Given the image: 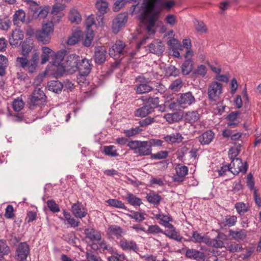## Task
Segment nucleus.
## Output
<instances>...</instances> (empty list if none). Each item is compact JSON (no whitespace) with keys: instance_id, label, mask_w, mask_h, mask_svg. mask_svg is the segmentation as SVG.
Here are the masks:
<instances>
[{"instance_id":"obj_61","label":"nucleus","mask_w":261,"mask_h":261,"mask_svg":"<svg viewBox=\"0 0 261 261\" xmlns=\"http://www.w3.org/2000/svg\"><path fill=\"white\" fill-rule=\"evenodd\" d=\"M204 236H202L201 233H198L197 231H193L192 233V236L190 241L194 243H201L203 241Z\"/></svg>"},{"instance_id":"obj_58","label":"nucleus","mask_w":261,"mask_h":261,"mask_svg":"<svg viewBox=\"0 0 261 261\" xmlns=\"http://www.w3.org/2000/svg\"><path fill=\"white\" fill-rule=\"evenodd\" d=\"M131 214H128L129 217L135 219L136 221L141 222L145 219L144 215L138 212L132 211Z\"/></svg>"},{"instance_id":"obj_63","label":"nucleus","mask_w":261,"mask_h":261,"mask_svg":"<svg viewBox=\"0 0 261 261\" xmlns=\"http://www.w3.org/2000/svg\"><path fill=\"white\" fill-rule=\"evenodd\" d=\"M147 105H149L152 108V111H154V109L157 107L159 103V98L158 97H150L148 98Z\"/></svg>"},{"instance_id":"obj_38","label":"nucleus","mask_w":261,"mask_h":261,"mask_svg":"<svg viewBox=\"0 0 261 261\" xmlns=\"http://www.w3.org/2000/svg\"><path fill=\"white\" fill-rule=\"evenodd\" d=\"M103 153L105 155L111 157H116L119 155L117 150L114 145L104 146Z\"/></svg>"},{"instance_id":"obj_50","label":"nucleus","mask_w":261,"mask_h":261,"mask_svg":"<svg viewBox=\"0 0 261 261\" xmlns=\"http://www.w3.org/2000/svg\"><path fill=\"white\" fill-rule=\"evenodd\" d=\"M47 206L50 211L54 213H58L60 211L59 204L53 199L48 200L46 202Z\"/></svg>"},{"instance_id":"obj_15","label":"nucleus","mask_w":261,"mask_h":261,"mask_svg":"<svg viewBox=\"0 0 261 261\" xmlns=\"http://www.w3.org/2000/svg\"><path fill=\"white\" fill-rule=\"evenodd\" d=\"M179 105L182 108H186L195 102V98L191 92H188L180 94L177 99Z\"/></svg>"},{"instance_id":"obj_62","label":"nucleus","mask_w":261,"mask_h":261,"mask_svg":"<svg viewBox=\"0 0 261 261\" xmlns=\"http://www.w3.org/2000/svg\"><path fill=\"white\" fill-rule=\"evenodd\" d=\"M207 72V69L205 65H198L197 69H195L193 73L194 74H197L200 75L201 76H204L205 75Z\"/></svg>"},{"instance_id":"obj_49","label":"nucleus","mask_w":261,"mask_h":261,"mask_svg":"<svg viewBox=\"0 0 261 261\" xmlns=\"http://www.w3.org/2000/svg\"><path fill=\"white\" fill-rule=\"evenodd\" d=\"M107 202L109 205L119 208L126 210V207L125 206L124 203L121 201L115 199H110L107 200Z\"/></svg>"},{"instance_id":"obj_52","label":"nucleus","mask_w":261,"mask_h":261,"mask_svg":"<svg viewBox=\"0 0 261 261\" xmlns=\"http://www.w3.org/2000/svg\"><path fill=\"white\" fill-rule=\"evenodd\" d=\"M227 250L230 252H236L241 251L243 250V247L241 244H237L236 242H232L226 247Z\"/></svg>"},{"instance_id":"obj_19","label":"nucleus","mask_w":261,"mask_h":261,"mask_svg":"<svg viewBox=\"0 0 261 261\" xmlns=\"http://www.w3.org/2000/svg\"><path fill=\"white\" fill-rule=\"evenodd\" d=\"M107 49L103 46L95 47L94 52V60L96 64L101 65L106 59Z\"/></svg>"},{"instance_id":"obj_5","label":"nucleus","mask_w":261,"mask_h":261,"mask_svg":"<svg viewBox=\"0 0 261 261\" xmlns=\"http://www.w3.org/2000/svg\"><path fill=\"white\" fill-rule=\"evenodd\" d=\"M39 61V54L35 52L31 60L29 61L27 57H17V64L24 69L28 70L29 73H33L36 72Z\"/></svg>"},{"instance_id":"obj_21","label":"nucleus","mask_w":261,"mask_h":261,"mask_svg":"<svg viewBox=\"0 0 261 261\" xmlns=\"http://www.w3.org/2000/svg\"><path fill=\"white\" fill-rule=\"evenodd\" d=\"M187 257L196 260L197 261H205L206 255L203 252L195 249H187L185 253Z\"/></svg>"},{"instance_id":"obj_25","label":"nucleus","mask_w":261,"mask_h":261,"mask_svg":"<svg viewBox=\"0 0 261 261\" xmlns=\"http://www.w3.org/2000/svg\"><path fill=\"white\" fill-rule=\"evenodd\" d=\"M215 133L211 129H208L202 133L198 137V141L202 145H208L213 140Z\"/></svg>"},{"instance_id":"obj_12","label":"nucleus","mask_w":261,"mask_h":261,"mask_svg":"<svg viewBox=\"0 0 261 261\" xmlns=\"http://www.w3.org/2000/svg\"><path fill=\"white\" fill-rule=\"evenodd\" d=\"M176 174L173 177V180L174 182L181 183L185 180V176L188 173V168L182 164H178L175 168Z\"/></svg>"},{"instance_id":"obj_51","label":"nucleus","mask_w":261,"mask_h":261,"mask_svg":"<svg viewBox=\"0 0 261 261\" xmlns=\"http://www.w3.org/2000/svg\"><path fill=\"white\" fill-rule=\"evenodd\" d=\"M166 73L169 76H177L179 75V69L175 66L170 65L166 69Z\"/></svg>"},{"instance_id":"obj_53","label":"nucleus","mask_w":261,"mask_h":261,"mask_svg":"<svg viewBox=\"0 0 261 261\" xmlns=\"http://www.w3.org/2000/svg\"><path fill=\"white\" fill-rule=\"evenodd\" d=\"M132 2H137V0H117L114 3V10L115 11H119L127 3H131Z\"/></svg>"},{"instance_id":"obj_42","label":"nucleus","mask_w":261,"mask_h":261,"mask_svg":"<svg viewBox=\"0 0 261 261\" xmlns=\"http://www.w3.org/2000/svg\"><path fill=\"white\" fill-rule=\"evenodd\" d=\"M126 199L130 204L133 206H140L142 203L140 198L130 193H127Z\"/></svg>"},{"instance_id":"obj_27","label":"nucleus","mask_w":261,"mask_h":261,"mask_svg":"<svg viewBox=\"0 0 261 261\" xmlns=\"http://www.w3.org/2000/svg\"><path fill=\"white\" fill-rule=\"evenodd\" d=\"M164 139L168 144H175L181 142L184 137L181 134L178 133L165 136L164 137Z\"/></svg>"},{"instance_id":"obj_24","label":"nucleus","mask_w":261,"mask_h":261,"mask_svg":"<svg viewBox=\"0 0 261 261\" xmlns=\"http://www.w3.org/2000/svg\"><path fill=\"white\" fill-rule=\"evenodd\" d=\"M149 51L156 55H161L164 51V45L162 42L159 40H155L149 45Z\"/></svg>"},{"instance_id":"obj_31","label":"nucleus","mask_w":261,"mask_h":261,"mask_svg":"<svg viewBox=\"0 0 261 261\" xmlns=\"http://www.w3.org/2000/svg\"><path fill=\"white\" fill-rule=\"evenodd\" d=\"M229 234L232 239L237 240H244L247 237L246 231L241 229L239 231H234L231 229L229 230Z\"/></svg>"},{"instance_id":"obj_18","label":"nucleus","mask_w":261,"mask_h":261,"mask_svg":"<svg viewBox=\"0 0 261 261\" xmlns=\"http://www.w3.org/2000/svg\"><path fill=\"white\" fill-rule=\"evenodd\" d=\"M107 234L111 237H115L116 239H121L125 232L120 226L113 224L111 225L108 228Z\"/></svg>"},{"instance_id":"obj_7","label":"nucleus","mask_w":261,"mask_h":261,"mask_svg":"<svg viewBox=\"0 0 261 261\" xmlns=\"http://www.w3.org/2000/svg\"><path fill=\"white\" fill-rule=\"evenodd\" d=\"M222 93V85L218 82H212L207 89L208 99L211 101H216Z\"/></svg>"},{"instance_id":"obj_11","label":"nucleus","mask_w":261,"mask_h":261,"mask_svg":"<svg viewBox=\"0 0 261 261\" xmlns=\"http://www.w3.org/2000/svg\"><path fill=\"white\" fill-rule=\"evenodd\" d=\"M119 247L124 251H133L138 253L140 251L139 247L136 242L132 240H127L122 238L119 242Z\"/></svg>"},{"instance_id":"obj_8","label":"nucleus","mask_w":261,"mask_h":261,"mask_svg":"<svg viewBox=\"0 0 261 261\" xmlns=\"http://www.w3.org/2000/svg\"><path fill=\"white\" fill-rule=\"evenodd\" d=\"M193 56L192 50H187L184 55L186 59L180 66L181 73L184 75H189L193 70L194 62L192 58Z\"/></svg>"},{"instance_id":"obj_17","label":"nucleus","mask_w":261,"mask_h":261,"mask_svg":"<svg viewBox=\"0 0 261 261\" xmlns=\"http://www.w3.org/2000/svg\"><path fill=\"white\" fill-rule=\"evenodd\" d=\"M24 35L23 32L19 29L13 31L9 41L11 45L18 46L23 39Z\"/></svg>"},{"instance_id":"obj_13","label":"nucleus","mask_w":261,"mask_h":261,"mask_svg":"<svg viewBox=\"0 0 261 261\" xmlns=\"http://www.w3.org/2000/svg\"><path fill=\"white\" fill-rule=\"evenodd\" d=\"M128 15L127 13H123L118 14L113 20V31L115 33H117L119 32L121 28L126 23Z\"/></svg>"},{"instance_id":"obj_60","label":"nucleus","mask_w":261,"mask_h":261,"mask_svg":"<svg viewBox=\"0 0 261 261\" xmlns=\"http://www.w3.org/2000/svg\"><path fill=\"white\" fill-rule=\"evenodd\" d=\"M24 103L21 99H16L12 103L13 110L16 112H19L23 108Z\"/></svg>"},{"instance_id":"obj_48","label":"nucleus","mask_w":261,"mask_h":261,"mask_svg":"<svg viewBox=\"0 0 261 261\" xmlns=\"http://www.w3.org/2000/svg\"><path fill=\"white\" fill-rule=\"evenodd\" d=\"M226 237L224 233H218L217 236L213 239V247L215 248H222L224 246V242L221 239H224Z\"/></svg>"},{"instance_id":"obj_3","label":"nucleus","mask_w":261,"mask_h":261,"mask_svg":"<svg viewBox=\"0 0 261 261\" xmlns=\"http://www.w3.org/2000/svg\"><path fill=\"white\" fill-rule=\"evenodd\" d=\"M127 146L138 156H147L151 154V148L148 141L132 140L128 142Z\"/></svg>"},{"instance_id":"obj_1","label":"nucleus","mask_w":261,"mask_h":261,"mask_svg":"<svg viewBox=\"0 0 261 261\" xmlns=\"http://www.w3.org/2000/svg\"><path fill=\"white\" fill-rule=\"evenodd\" d=\"M160 2L161 0H144L142 4L138 2L131 7L132 15L138 14L141 21L146 20V30L150 35H153L155 33L154 27L160 13L157 5Z\"/></svg>"},{"instance_id":"obj_44","label":"nucleus","mask_w":261,"mask_h":261,"mask_svg":"<svg viewBox=\"0 0 261 261\" xmlns=\"http://www.w3.org/2000/svg\"><path fill=\"white\" fill-rule=\"evenodd\" d=\"M184 83L180 78L173 81L169 86V89L174 92H178L182 87Z\"/></svg>"},{"instance_id":"obj_35","label":"nucleus","mask_w":261,"mask_h":261,"mask_svg":"<svg viewBox=\"0 0 261 261\" xmlns=\"http://www.w3.org/2000/svg\"><path fill=\"white\" fill-rule=\"evenodd\" d=\"M142 130L143 129L140 126H137L129 129H122V133L125 135L126 137L130 138L138 135Z\"/></svg>"},{"instance_id":"obj_6","label":"nucleus","mask_w":261,"mask_h":261,"mask_svg":"<svg viewBox=\"0 0 261 261\" xmlns=\"http://www.w3.org/2000/svg\"><path fill=\"white\" fill-rule=\"evenodd\" d=\"M54 25L52 22L46 23L42 27L41 30L37 31L35 33L36 39L43 44H47L50 40V34L53 32Z\"/></svg>"},{"instance_id":"obj_36","label":"nucleus","mask_w":261,"mask_h":261,"mask_svg":"<svg viewBox=\"0 0 261 261\" xmlns=\"http://www.w3.org/2000/svg\"><path fill=\"white\" fill-rule=\"evenodd\" d=\"M95 6L98 11L102 15L106 14L109 10L108 3L104 0L97 1Z\"/></svg>"},{"instance_id":"obj_4","label":"nucleus","mask_w":261,"mask_h":261,"mask_svg":"<svg viewBox=\"0 0 261 261\" xmlns=\"http://www.w3.org/2000/svg\"><path fill=\"white\" fill-rule=\"evenodd\" d=\"M46 96L42 90L40 88H35L28 98L29 108L31 110H35L37 107H41L45 105Z\"/></svg>"},{"instance_id":"obj_33","label":"nucleus","mask_w":261,"mask_h":261,"mask_svg":"<svg viewBox=\"0 0 261 261\" xmlns=\"http://www.w3.org/2000/svg\"><path fill=\"white\" fill-rule=\"evenodd\" d=\"M146 198L149 203L154 205H158L162 199L161 196L153 191L147 193Z\"/></svg>"},{"instance_id":"obj_2","label":"nucleus","mask_w":261,"mask_h":261,"mask_svg":"<svg viewBox=\"0 0 261 261\" xmlns=\"http://www.w3.org/2000/svg\"><path fill=\"white\" fill-rule=\"evenodd\" d=\"M67 51L63 49L58 52L55 56L54 65L59 66L57 73L62 76L65 71L71 73L77 71V65L80 57L74 54L67 55Z\"/></svg>"},{"instance_id":"obj_46","label":"nucleus","mask_w":261,"mask_h":261,"mask_svg":"<svg viewBox=\"0 0 261 261\" xmlns=\"http://www.w3.org/2000/svg\"><path fill=\"white\" fill-rule=\"evenodd\" d=\"M8 65V59L5 56L0 55V76H4L6 74V69Z\"/></svg>"},{"instance_id":"obj_45","label":"nucleus","mask_w":261,"mask_h":261,"mask_svg":"<svg viewBox=\"0 0 261 261\" xmlns=\"http://www.w3.org/2000/svg\"><path fill=\"white\" fill-rule=\"evenodd\" d=\"M11 252L10 248L5 240H0V255H7Z\"/></svg>"},{"instance_id":"obj_32","label":"nucleus","mask_w":261,"mask_h":261,"mask_svg":"<svg viewBox=\"0 0 261 261\" xmlns=\"http://www.w3.org/2000/svg\"><path fill=\"white\" fill-rule=\"evenodd\" d=\"M199 118L200 115L196 111L188 112L185 116L186 121L191 124L196 122Z\"/></svg>"},{"instance_id":"obj_59","label":"nucleus","mask_w":261,"mask_h":261,"mask_svg":"<svg viewBox=\"0 0 261 261\" xmlns=\"http://www.w3.org/2000/svg\"><path fill=\"white\" fill-rule=\"evenodd\" d=\"M224 220L226 223L225 225H227L228 226H232L236 224L237 221V217L236 216L234 215H227L225 216Z\"/></svg>"},{"instance_id":"obj_57","label":"nucleus","mask_w":261,"mask_h":261,"mask_svg":"<svg viewBox=\"0 0 261 261\" xmlns=\"http://www.w3.org/2000/svg\"><path fill=\"white\" fill-rule=\"evenodd\" d=\"M86 260L81 261H103L98 256L93 254L91 251H88L86 252Z\"/></svg>"},{"instance_id":"obj_34","label":"nucleus","mask_w":261,"mask_h":261,"mask_svg":"<svg viewBox=\"0 0 261 261\" xmlns=\"http://www.w3.org/2000/svg\"><path fill=\"white\" fill-rule=\"evenodd\" d=\"M83 36V33L81 31H77L73 32L72 35L68 38L67 44L73 45L77 43L81 38Z\"/></svg>"},{"instance_id":"obj_20","label":"nucleus","mask_w":261,"mask_h":261,"mask_svg":"<svg viewBox=\"0 0 261 261\" xmlns=\"http://www.w3.org/2000/svg\"><path fill=\"white\" fill-rule=\"evenodd\" d=\"M71 212L76 218L82 219L85 217L87 212L81 202L77 201L73 203L71 206Z\"/></svg>"},{"instance_id":"obj_64","label":"nucleus","mask_w":261,"mask_h":261,"mask_svg":"<svg viewBox=\"0 0 261 261\" xmlns=\"http://www.w3.org/2000/svg\"><path fill=\"white\" fill-rule=\"evenodd\" d=\"M5 216L7 219H12L14 216V208L12 205H8L5 211Z\"/></svg>"},{"instance_id":"obj_55","label":"nucleus","mask_w":261,"mask_h":261,"mask_svg":"<svg viewBox=\"0 0 261 261\" xmlns=\"http://www.w3.org/2000/svg\"><path fill=\"white\" fill-rule=\"evenodd\" d=\"M169 152L166 150L161 151L158 152L156 153L151 154V159L154 160H162L166 159L168 156Z\"/></svg>"},{"instance_id":"obj_29","label":"nucleus","mask_w":261,"mask_h":261,"mask_svg":"<svg viewBox=\"0 0 261 261\" xmlns=\"http://www.w3.org/2000/svg\"><path fill=\"white\" fill-rule=\"evenodd\" d=\"M66 7L65 4H56L53 7V9L51 11V14L53 15V18L52 21H55L56 17H58L57 20L62 17V14L60 13L61 11L64 10Z\"/></svg>"},{"instance_id":"obj_41","label":"nucleus","mask_w":261,"mask_h":261,"mask_svg":"<svg viewBox=\"0 0 261 261\" xmlns=\"http://www.w3.org/2000/svg\"><path fill=\"white\" fill-rule=\"evenodd\" d=\"M25 13L22 9L17 10L13 15V22L14 24H17L19 22H24Z\"/></svg>"},{"instance_id":"obj_28","label":"nucleus","mask_w":261,"mask_h":261,"mask_svg":"<svg viewBox=\"0 0 261 261\" xmlns=\"http://www.w3.org/2000/svg\"><path fill=\"white\" fill-rule=\"evenodd\" d=\"M48 89L56 93H61L63 88V84L58 80L50 81L47 83Z\"/></svg>"},{"instance_id":"obj_14","label":"nucleus","mask_w":261,"mask_h":261,"mask_svg":"<svg viewBox=\"0 0 261 261\" xmlns=\"http://www.w3.org/2000/svg\"><path fill=\"white\" fill-rule=\"evenodd\" d=\"M92 64L87 59H81L78 61L77 65V71L79 73L84 75H88L92 69Z\"/></svg>"},{"instance_id":"obj_39","label":"nucleus","mask_w":261,"mask_h":261,"mask_svg":"<svg viewBox=\"0 0 261 261\" xmlns=\"http://www.w3.org/2000/svg\"><path fill=\"white\" fill-rule=\"evenodd\" d=\"M68 18L71 22L75 23L76 24L79 23L82 20L80 13L75 9H72L70 10Z\"/></svg>"},{"instance_id":"obj_10","label":"nucleus","mask_w":261,"mask_h":261,"mask_svg":"<svg viewBox=\"0 0 261 261\" xmlns=\"http://www.w3.org/2000/svg\"><path fill=\"white\" fill-rule=\"evenodd\" d=\"M30 252V247L27 243L21 242L16 248L15 259L17 261H25Z\"/></svg>"},{"instance_id":"obj_47","label":"nucleus","mask_w":261,"mask_h":261,"mask_svg":"<svg viewBox=\"0 0 261 261\" xmlns=\"http://www.w3.org/2000/svg\"><path fill=\"white\" fill-rule=\"evenodd\" d=\"M94 37V32L93 30L87 31L85 33L84 39L83 42V45L86 47H89Z\"/></svg>"},{"instance_id":"obj_40","label":"nucleus","mask_w":261,"mask_h":261,"mask_svg":"<svg viewBox=\"0 0 261 261\" xmlns=\"http://www.w3.org/2000/svg\"><path fill=\"white\" fill-rule=\"evenodd\" d=\"M234 207L240 215H244L249 210L248 204L242 202H237Z\"/></svg>"},{"instance_id":"obj_37","label":"nucleus","mask_w":261,"mask_h":261,"mask_svg":"<svg viewBox=\"0 0 261 261\" xmlns=\"http://www.w3.org/2000/svg\"><path fill=\"white\" fill-rule=\"evenodd\" d=\"M21 48L22 55L27 57L33 48V43L31 40H25L22 42Z\"/></svg>"},{"instance_id":"obj_30","label":"nucleus","mask_w":261,"mask_h":261,"mask_svg":"<svg viewBox=\"0 0 261 261\" xmlns=\"http://www.w3.org/2000/svg\"><path fill=\"white\" fill-rule=\"evenodd\" d=\"M152 112V108L149 105H145L137 109L135 112V115L137 117H145Z\"/></svg>"},{"instance_id":"obj_56","label":"nucleus","mask_w":261,"mask_h":261,"mask_svg":"<svg viewBox=\"0 0 261 261\" xmlns=\"http://www.w3.org/2000/svg\"><path fill=\"white\" fill-rule=\"evenodd\" d=\"M147 233L158 234L159 233H163L164 231L157 225H152L149 226L148 229L146 231Z\"/></svg>"},{"instance_id":"obj_22","label":"nucleus","mask_w":261,"mask_h":261,"mask_svg":"<svg viewBox=\"0 0 261 261\" xmlns=\"http://www.w3.org/2000/svg\"><path fill=\"white\" fill-rule=\"evenodd\" d=\"M85 234L87 239L91 242H99L101 240V232L92 228H88L85 229Z\"/></svg>"},{"instance_id":"obj_26","label":"nucleus","mask_w":261,"mask_h":261,"mask_svg":"<svg viewBox=\"0 0 261 261\" xmlns=\"http://www.w3.org/2000/svg\"><path fill=\"white\" fill-rule=\"evenodd\" d=\"M154 218L157 220H160L159 222V224L161 225L164 226L165 227H168L171 226L172 224L170 223V222L173 221V219L171 215L169 214L165 215L162 213H159L157 214H154Z\"/></svg>"},{"instance_id":"obj_9","label":"nucleus","mask_w":261,"mask_h":261,"mask_svg":"<svg viewBox=\"0 0 261 261\" xmlns=\"http://www.w3.org/2000/svg\"><path fill=\"white\" fill-rule=\"evenodd\" d=\"M229 164L231 173L234 175H238L240 172L246 173L248 168L247 162L243 163L240 158L233 159Z\"/></svg>"},{"instance_id":"obj_54","label":"nucleus","mask_w":261,"mask_h":261,"mask_svg":"<svg viewBox=\"0 0 261 261\" xmlns=\"http://www.w3.org/2000/svg\"><path fill=\"white\" fill-rule=\"evenodd\" d=\"M195 29L197 32L201 33H205L207 32V28L203 21L195 20L194 21Z\"/></svg>"},{"instance_id":"obj_23","label":"nucleus","mask_w":261,"mask_h":261,"mask_svg":"<svg viewBox=\"0 0 261 261\" xmlns=\"http://www.w3.org/2000/svg\"><path fill=\"white\" fill-rule=\"evenodd\" d=\"M171 226H169L168 228L169 230H167L164 231L163 234L169 238L174 240L177 242H181L184 239L182 236H181L179 232L176 230V228L171 225Z\"/></svg>"},{"instance_id":"obj_43","label":"nucleus","mask_w":261,"mask_h":261,"mask_svg":"<svg viewBox=\"0 0 261 261\" xmlns=\"http://www.w3.org/2000/svg\"><path fill=\"white\" fill-rule=\"evenodd\" d=\"M137 93L143 94L147 93L153 90V88L150 85L147 84H140L137 85L135 88Z\"/></svg>"},{"instance_id":"obj_16","label":"nucleus","mask_w":261,"mask_h":261,"mask_svg":"<svg viewBox=\"0 0 261 261\" xmlns=\"http://www.w3.org/2000/svg\"><path fill=\"white\" fill-rule=\"evenodd\" d=\"M125 46V44L122 41H117L109 49L110 56L114 58L119 57L120 55H123Z\"/></svg>"}]
</instances>
